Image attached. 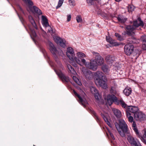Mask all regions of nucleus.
<instances>
[{
    "mask_svg": "<svg viewBox=\"0 0 146 146\" xmlns=\"http://www.w3.org/2000/svg\"><path fill=\"white\" fill-rule=\"evenodd\" d=\"M49 47V50L53 54L55 58L57 64L54 70L58 76L63 81H65L66 82H68L69 79L68 77L65 76L62 72L61 70L63 69V67L58 60L57 59V54L58 52L53 44L50 41L47 43Z\"/></svg>",
    "mask_w": 146,
    "mask_h": 146,
    "instance_id": "f257e3e1",
    "label": "nucleus"
},
{
    "mask_svg": "<svg viewBox=\"0 0 146 146\" xmlns=\"http://www.w3.org/2000/svg\"><path fill=\"white\" fill-rule=\"evenodd\" d=\"M94 76L95 83L97 86H100L104 89L107 88V80L106 81L102 80L104 74L102 72L97 71L94 74Z\"/></svg>",
    "mask_w": 146,
    "mask_h": 146,
    "instance_id": "f03ea898",
    "label": "nucleus"
},
{
    "mask_svg": "<svg viewBox=\"0 0 146 146\" xmlns=\"http://www.w3.org/2000/svg\"><path fill=\"white\" fill-rule=\"evenodd\" d=\"M144 25L140 17L137 18V19L133 21V25H128L126 27V33L130 35H132L135 28L139 27Z\"/></svg>",
    "mask_w": 146,
    "mask_h": 146,
    "instance_id": "7ed1b4c3",
    "label": "nucleus"
},
{
    "mask_svg": "<svg viewBox=\"0 0 146 146\" xmlns=\"http://www.w3.org/2000/svg\"><path fill=\"white\" fill-rule=\"evenodd\" d=\"M66 54L67 56L70 60L76 62L77 63L81 66L80 60L75 56V54L73 49L71 47H69L67 48Z\"/></svg>",
    "mask_w": 146,
    "mask_h": 146,
    "instance_id": "20e7f679",
    "label": "nucleus"
},
{
    "mask_svg": "<svg viewBox=\"0 0 146 146\" xmlns=\"http://www.w3.org/2000/svg\"><path fill=\"white\" fill-rule=\"evenodd\" d=\"M81 62L86 67L93 71H95L97 69L98 65L94 60H91L89 63L86 62L84 59H82Z\"/></svg>",
    "mask_w": 146,
    "mask_h": 146,
    "instance_id": "39448f33",
    "label": "nucleus"
},
{
    "mask_svg": "<svg viewBox=\"0 0 146 146\" xmlns=\"http://www.w3.org/2000/svg\"><path fill=\"white\" fill-rule=\"evenodd\" d=\"M92 53L95 58V61L97 65L99 66L102 65L104 62V60L103 58L99 53L93 52Z\"/></svg>",
    "mask_w": 146,
    "mask_h": 146,
    "instance_id": "423d86ee",
    "label": "nucleus"
},
{
    "mask_svg": "<svg viewBox=\"0 0 146 146\" xmlns=\"http://www.w3.org/2000/svg\"><path fill=\"white\" fill-rule=\"evenodd\" d=\"M115 126L117 129H123L124 131L127 130V125L124 121L122 119L119 120V124L117 122L115 123Z\"/></svg>",
    "mask_w": 146,
    "mask_h": 146,
    "instance_id": "0eeeda50",
    "label": "nucleus"
},
{
    "mask_svg": "<svg viewBox=\"0 0 146 146\" xmlns=\"http://www.w3.org/2000/svg\"><path fill=\"white\" fill-rule=\"evenodd\" d=\"M124 52L127 55L129 56L134 52V47L131 44H126L124 46Z\"/></svg>",
    "mask_w": 146,
    "mask_h": 146,
    "instance_id": "6e6552de",
    "label": "nucleus"
},
{
    "mask_svg": "<svg viewBox=\"0 0 146 146\" xmlns=\"http://www.w3.org/2000/svg\"><path fill=\"white\" fill-rule=\"evenodd\" d=\"M134 118L136 120L144 121L146 119V115L141 111H138L134 114Z\"/></svg>",
    "mask_w": 146,
    "mask_h": 146,
    "instance_id": "1a4fd4ad",
    "label": "nucleus"
},
{
    "mask_svg": "<svg viewBox=\"0 0 146 146\" xmlns=\"http://www.w3.org/2000/svg\"><path fill=\"white\" fill-rule=\"evenodd\" d=\"M127 139L132 146H141L140 143L136 139H135L130 135L127 136Z\"/></svg>",
    "mask_w": 146,
    "mask_h": 146,
    "instance_id": "9d476101",
    "label": "nucleus"
},
{
    "mask_svg": "<svg viewBox=\"0 0 146 146\" xmlns=\"http://www.w3.org/2000/svg\"><path fill=\"white\" fill-rule=\"evenodd\" d=\"M82 71L86 78L90 80L93 78V74L89 69L84 67H83L82 68Z\"/></svg>",
    "mask_w": 146,
    "mask_h": 146,
    "instance_id": "9b49d317",
    "label": "nucleus"
},
{
    "mask_svg": "<svg viewBox=\"0 0 146 146\" xmlns=\"http://www.w3.org/2000/svg\"><path fill=\"white\" fill-rule=\"evenodd\" d=\"M54 38L55 41L58 44L63 48L66 46V41L64 39L61 38L58 36H55Z\"/></svg>",
    "mask_w": 146,
    "mask_h": 146,
    "instance_id": "f8f14e48",
    "label": "nucleus"
},
{
    "mask_svg": "<svg viewBox=\"0 0 146 146\" xmlns=\"http://www.w3.org/2000/svg\"><path fill=\"white\" fill-rule=\"evenodd\" d=\"M107 102L108 104L111 105L113 102H117V97L113 95H108L107 96Z\"/></svg>",
    "mask_w": 146,
    "mask_h": 146,
    "instance_id": "ddd939ff",
    "label": "nucleus"
},
{
    "mask_svg": "<svg viewBox=\"0 0 146 146\" xmlns=\"http://www.w3.org/2000/svg\"><path fill=\"white\" fill-rule=\"evenodd\" d=\"M73 92L76 97H77L79 98L78 102L79 103L85 107L88 104L87 101L85 100H84L81 96L74 90H73Z\"/></svg>",
    "mask_w": 146,
    "mask_h": 146,
    "instance_id": "4468645a",
    "label": "nucleus"
},
{
    "mask_svg": "<svg viewBox=\"0 0 146 146\" xmlns=\"http://www.w3.org/2000/svg\"><path fill=\"white\" fill-rule=\"evenodd\" d=\"M91 92L94 94V97L97 100H99L100 98V96L99 95L98 90L96 88L93 86H91L90 87Z\"/></svg>",
    "mask_w": 146,
    "mask_h": 146,
    "instance_id": "2eb2a0df",
    "label": "nucleus"
},
{
    "mask_svg": "<svg viewBox=\"0 0 146 146\" xmlns=\"http://www.w3.org/2000/svg\"><path fill=\"white\" fill-rule=\"evenodd\" d=\"M29 9L30 11L34 13H36L38 15L42 14L41 11L36 7L34 6L33 7H29Z\"/></svg>",
    "mask_w": 146,
    "mask_h": 146,
    "instance_id": "dca6fc26",
    "label": "nucleus"
},
{
    "mask_svg": "<svg viewBox=\"0 0 146 146\" xmlns=\"http://www.w3.org/2000/svg\"><path fill=\"white\" fill-rule=\"evenodd\" d=\"M41 19L42 23L43 26L46 28H50L46 17L44 15H42L41 17Z\"/></svg>",
    "mask_w": 146,
    "mask_h": 146,
    "instance_id": "f3484780",
    "label": "nucleus"
},
{
    "mask_svg": "<svg viewBox=\"0 0 146 146\" xmlns=\"http://www.w3.org/2000/svg\"><path fill=\"white\" fill-rule=\"evenodd\" d=\"M139 109L137 107L132 106H129L127 108V110L126 112H130L134 113H137Z\"/></svg>",
    "mask_w": 146,
    "mask_h": 146,
    "instance_id": "a211bd4d",
    "label": "nucleus"
},
{
    "mask_svg": "<svg viewBox=\"0 0 146 146\" xmlns=\"http://www.w3.org/2000/svg\"><path fill=\"white\" fill-rule=\"evenodd\" d=\"M76 57L78 58V59H79L80 60L81 63L82 65H82L81 63V60L82 59H83V58L86 57V55L84 53L82 52H78L76 53Z\"/></svg>",
    "mask_w": 146,
    "mask_h": 146,
    "instance_id": "6ab92c4d",
    "label": "nucleus"
},
{
    "mask_svg": "<svg viewBox=\"0 0 146 146\" xmlns=\"http://www.w3.org/2000/svg\"><path fill=\"white\" fill-rule=\"evenodd\" d=\"M112 111L115 115L117 118H120L121 117V111L118 109L115 108H113Z\"/></svg>",
    "mask_w": 146,
    "mask_h": 146,
    "instance_id": "aec40b11",
    "label": "nucleus"
},
{
    "mask_svg": "<svg viewBox=\"0 0 146 146\" xmlns=\"http://www.w3.org/2000/svg\"><path fill=\"white\" fill-rule=\"evenodd\" d=\"M107 114H103L102 113H101V115L103 117L106 123L110 127H112V125L108 121V117L107 116Z\"/></svg>",
    "mask_w": 146,
    "mask_h": 146,
    "instance_id": "412c9836",
    "label": "nucleus"
},
{
    "mask_svg": "<svg viewBox=\"0 0 146 146\" xmlns=\"http://www.w3.org/2000/svg\"><path fill=\"white\" fill-rule=\"evenodd\" d=\"M117 85L116 84H115L113 86L111 87L110 90L111 93L114 94H116L117 93Z\"/></svg>",
    "mask_w": 146,
    "mask_h": 146,
    "instance_id": "4be33fe9",
    "label": "nucleus"
},
{
    "mask_svg": "<svg viewBox=\"0 0 146 146\" xmlns=\"http://www.w3.org/2000/svg\"><path fill=\"white\" fill-rule=\"evenodd\" d=\"M106 60L108 63H112V62L114 60L115 58L111 56L108 55L106 57Z\"/></svg>",
    "mask_w": 146,
    "mask_h": 146,
    "instance_id": "5701e85b",
    "label": "nucleus"
},
{
    "mask_svg": "<svg viewBox=\"0 0 146 146\" xmlns=\"http://www.w3.org/2000/svg\"><path fill=\"white\" fill-rule=\"evenodd\" d=\"M67 67L68 70L69 72H70L73 74L75 75L76 74V71L74 70V68L70 64H67Z\"/></svg>",
    "mask_w": 146,
    "mask_h": 146,
    "instance_id": "b1692460",
    "label": "nucleus"
},
{
    "mask_svg": "<svg viewBox=\"0 0 146 146\" xmlns=\"http://www.w3.org/2000/svg\"><path fill=\"white\" fill-rule=\"evenodd\" d=\"M131 90L130 88H126L123 90L124 94L126 96H129L131 93Z\"/></svg>",
    "mask_w": 146,
    "mask_h": 146,
    "instance_id": "393cba45",
    "label": "nucleus"
},
{
    "mask_svg": "<svg viewBox=\"0 0 146 146\" xmlns=\"http://www.w3.org/2000/svg\"><path fill=\"white\" fill-rule=\"evenodd\" d=\"M30 33L31 36L33 38L34 41H35V38H36V34L35 32V31L32 29H30Z\"/></svg>",
    "mask_w": 146,
    "mask_h": 146,
    "instance_id": "a878e982",
    "label": "nucleus"
},
{
    "mask_svg": "<svg viewBox=\"0 0 146 146\" xmlns=\"http://www.w3.org/2000/svg\"><path fill=\"white\" fill-rule=\"evenodd\" d=\"M29 18L30 21L33 25V27L35 28V29H37V27L36 24L35 23L33 17L31 16H29Z\"/></svg>",
    "mask_w": 146,
    "mask_h": 146,
    "instance_id": "bb28decb",
    "label": "nucleus"
},
{
    "mask_svg": "<svg viewBox=\"0 0 146 146\" xmlns=\"http://www.w3.org/2000/svg\"><path fill=\"white\" fill-rule=\"evenodd\" d=\"M117 19L119 22L121 23H124L126 21L127 19L126 18L121 16H118L117 17Z\"/></svg>",
    "mask_w": 146,
    "mask_h": 146,
    "instance_id": "cd10ccee",
    "label": "nucleus"
},
{
    "mask_svg": "<svg viewBox=\"0 0 146 146\" xmlns=\"http://www.w3.org/2000/svg\"><path fill=\"white\" fill-rule=\"evenodd\" d=\"M102 70L106 74H108L110 71V69L106 65H104L102 66Z\"/></svg>",
    "mask_w": 146,
    "mask_h": 146,
    "instance_id": "c85d7f7f",
    "label": "nucleus"
},
{
    "mask_svg": "<svg viewBox=\"0 0 146 146\" xmlns=\"http://www.w3.org/2000/svg\"><path fill=\"white\" fill-rule=\"evenodd\" d=\"M117 129L121 136L122 137L125 136V133H127V130H126L125 131L123 129Z\"/></svg>",
    "mask_w": 146,
    "mask_h": 146,
    "instance_id": "c756f323",
    "label": "nucleus"
},
{
    "mask_svg": "<svg viewBox=\"0 0 146 146\" xmlns=\"http://www.w3.org/2000/svg\"><path fill=\"white\" fill-rule=\"evenodd\" d=\"M126 114L129 121L130 122H133V117L131 115V113L128 112H126Z\"/></svg>",
    "mask_w": 146,
    "mask_h": 146,
    "instance_id": "7c9ffc66",
    "label": "nucleus"
},
{
    "mask_svg": "<svg viewBox=\"0 0 146 146\" xmlns=\"http://www.w3.org/2000/svg\"><path fill=\"white\" fill-rule=\"evenodd\" d=\"M91 113L93 114L94 116L95 117V119L98 122H99L100 121V119L99 118L98 116L96 113L93 110H91Z\"/></svg>",
    "mask_w": 146,
    "mask_h": 146,
    "instance_id": "2f4dec72",
    "label": "nucleus"
},
{
    "mask_svg": "<svg viewBox=\"0 0 146 146\" xmlns=\"http://www.w3.org/2000/svg\"><path fill=\"white\" fill-rule=\"evenodd\" d=\"M73 79L75 82L79 85H81L82 84V83L81 82L79 81L78 78L76 76H73Z\"/></svg>",
    "mask_w": 146,
    "mask_h": 146,
    "instance_id": "473e14b6",
    "label": "nucleus"
},
{
    "mask_svg": "<svg viewBox=\"0 0 146 146\" xmlns=\"http://www.w3.org/2000/svg\"><path fill=\"white\" fill-rule=\"evenodd\" d=\"M119 103L121 104V106L124 108H127V104L121 100H120L119 101Z\"/></svg>",
    "mask_w": 146,
    "mask_h": 146,
    "instance_id": "72a5a7b5",
    "label": "nucleus"
},
{
    "mask_svg": "<svg viewBox=\"0 0 146 146\" xmlns=\"http://www.w3.org/2000/svg\"><path fill=\"white\" fill-rule=\"evenodd\" d=\"M115 36L120 41H121L123 38L121 36L117 33H115Z\"/></svg>",
    "mask_w": 146,
    "mask_h": 146,
    "instance_id": "f704fd0d",
    "label": "nucleus"
},
{
    "mask_svg": "<svg viewBox=\"0 0 146 146\" xmlns=\"http://www.w3.org/2000/svg\"><path fill=\"white\" fill-rule=\"evenodd\" d=\"M64 0H59L57 6L56 7V9L60 7L62 5L63 2Z\"/></svg>",
    "mask_w": 146,
    "mask_h": 146,
    "instance_id": "c9c22d12",
    "label": "nucleus"
},
{
    "mask_svg": "<svg viewBox=\"0 0 146 146\" xmlns=\"http://www.w3.org/2000/svg\"><path fill=\"white\" fill-rule=\"evenodd\" d=\"M133 129L134 130V131L136 133V134L140 138L141 137V136H140L139 133V132L138 131V129H137V127H135V128H133Z\"/></svg>",
    "mask_w": 146,
    "mask_h": 146,
    "instance_id": "e433bc0d",
    "label": "nucleus"
},
{
    "mask_svg": "<svg viewBox=\"0 0 146 146\" xmlns=\"http://www.w3.org/2000/svg\"><path fill=\"white\" fill-rule=\"evenodd\" d=\"M76 20L78 23H81L82 22V19L80 15H78L76 18Z\"/></svg>",
    "mask_w": 146,
    "mask_h": 146,
    "instance_id": "4c0bfd02",
    "label": "nucleus"
},
{
    "mask_svg": "<svg viewBox=\"0 0 146 146\" xmlns=\"http://www.w3.org/2000/svg\"><path fill=\"white\" fill-rule=\"evenodd\" d=\"M26 3L28 4L29 5L32 6L33 5V3L32 1L30 0H23Z\"/></svg>",
    "mask_w": 146,
    "mask_h": 146,
    "instance_id": "58836bf2",
    "label": "nucleus"
},
{
    "mask_svg": "<svg viewBox=\"0 0 146 146\" xmlns=\"http://www.w3.org/2000/svg\"><path fill=\"white\" fill-rule=\"evenodd\" d=\"M106 41L111 43H112V40H113L112 38L109 36H106Z\"/></svg>",
    "mask_w": 146,
    "mask_h": 146,
    "instance_id": "ea45409f",
    "label": "nucleus"
},
{
    "mask_svg": "<svg viewBox=\"0 0 146 146\" xmlns=\"http://www.w3.org/2000/svg\"><path fill=\"white\" fill-rule=\"evenodd\" d=\"M134 9V7L133 5H129L128 7V11L129 12L133 11Z\"/></svg>",
    "mask_w": 146,
    "mask_h": 146,
    "instance_id": "a19ab883",
    "label": "nucleus"
},
{
    "mask_svg": "<svg viewBox=\"0 0 146 146\" xmlns=\"http://www.w3.org/2000/svg\"><path fill=\"white\" fill-rule=\"evenodd\" d=\"M68 1L70 6H74L75 5V3L74 0H68Z\"/></svg>",
    "mask_w": 146,
    "mask_h": 146,
    "instance_id": "79ce46f5",
    "label": "nucleus"
},
{
    "mask_svg": "<svg viewBox=\"0 0 146 146\" xmlns=\"http://www.w3.org/2000/svg\"><path fill=\"white\" fill-rule=\"evenodd\" d=\"M112 43L110 44H112L113 46H117L119 45L120 44L117 42H116L115 40H113L112 41Z\"/></svg>",
    "mask_w": 146,
    "mask_h": 146,
    "instance_id": "37998d69",
    "label": "nucleus"
},
{
    "mask_svg": "<svg viewBox=\"0 0 146 146\" xmlns=\"http://www.w3.org/2000/svg\"><path fill=\"white\" fill-rule=\"evenodd\" d=\"M141 40L143 42H146V35H144L141 36Z\"/></svg>",
    "mask_w": 146,
    "mask_h": 146,
    "instance_id": "c03bdc74",
    "label": "nucleus"
},
{
    "mask_svg": "<svg viewBox=\"0 0 146 146\" xmlns=\"http://www.w3.org/2000/svg\"><path fill=\"white\" fill-rule=\"evenodd\" d=\"M71 19V16L70 15H68L67 17V20L68 22H69Z\"/></svg>",
    "mask_w": 146,
    "mask_h": 146,
    "instance_id": "a18cd8bd",
    "label": "nucleus"
},
{
    "mask_svg": "<svg viewBox=\"0 0 146 146\" xmlns=\"http://www.w3.org/2000/svg\"><path fill=\"white\" fill-rule=\"evenodd\" d=\"M141 140L143 142L146 144V140L143 137H141L140 138Z\"/></svg>",
    "mask_w": 146,
    "mask_h": 146,
    "instance_id": "49530a36",
    "label": "nucleus"
},
{
    "mask_svg": "<svg viewBox=\"0 0 146 146\" xmlns=\"http://www.w3.org/2000/svg\"><path fill=\"white\" fill-rule=\"evenodd\" d=\"M132 127H133V128H135V127H136V124L134 121L133 122Z\"/></svg>",
    "mask_w": 146,
    "mask_h": 146,
    "instance_id": "de8ad7c7",
    "label": "nucleus"
},
{
    "mask_svg": "<svg viewBox=\"0 0 146 146\" xmlns=\"http://www.w3.org/2000/svg\"><path fill=\"white\" fill-rule=\"evenodd\" d=\"M110 135L111 137L112 138V139H114V137L113 136V134L112 133H110Z\"/></svg>",
    "mask_w": 146,
    "mask_h": 146,
    "instance_id": "09e8293b",
    "label": "nucleus"
},
{
    "mask_svg": "<svg viewBox=\"0 0 146 146\" xmlns=\"http://www.w3.org/2000/svg\"><path fill=\"white\" fill-rule=\"evenodd\" d=\"M143 136L144 137L146 138V129L144 130V133Z\"/></svg>",
    "mask_w": 146,
    "mask_h": 146,
    "instance_id": "8fccbe9b",
    "label": "nucleus"
},
{
    "mask_svg": "<svg viewBox=\"0 0 146 146\" xmlns=\"http://www.w3.org/2000/svg\"><path fill=\"white\" fill-rule=\"evenodd\" d=\"M71 64H72L73 66H74L75 67H77V65L76 64L74 63V64L73 63H72V62Z\"/></svg>",
    "mask_w": 146,
    "mask_h": 146,
    "instance_id": "3c124183",
    "label": "nucleus"
},
{
    "mask_svg": "<svg viewBox=\"0 0 146 146\" xmlns=\"http://www.w3.org/2000/svg\"><path fill=\"white\" fill-rule=\"evenodd\" d=\"M121 0H115V1H116L118 2L120 1Z\"/></svg>",
    "mask_w": 146,
    "mask_h": 146,
    "instance_id": "603ef678",
    "label": "nucleus"
},
{
    "mask_svg": "<svg viewBox=\"0 0 146 146\" xmlns=\"http://www.w3.org/2000/svg\"><path fill=\"white\" fill-rule=\"evenodd\" d=\"M143 48L144 49L146 50V46L145 48L144 47H143Z\"/></svg>",
    "mask_w": 146,
    "mask_h": 146,
    "instance_id": "864d4df0",
    "label": "nucleus"
},
{
    "mask_svg": "<svg viewBox=\"0 0 146 146\" xmlns=\"http://www.w3.org/2000/svg\"><path fill=\"white\" fill-rule=\"evenodd\" d=\"M137 56H136V57H135V59H136V58H137Z\"/></svg>",
    "mask_w": 146,
    "mask_h": 146,
    "instance_id": "5fc2aeb1",
    "label": "nucleus"
},
{
    "mask_svg": "<svg viewBox=\"0 0 146 146\" xmlns=\"http://www.w3.org/2000/svg\"><path fill=\"white\" fill-rule=\"evenodd\" d=\"M48 30L49 31H50V30L49 29H48Z\"/></svg>",
    "mask_w": 146,
    "mask_h": 146,
    "instance_id": "6e6d98bb",
    "label": "nucleus"
},
{
    "mask_svg": "<svg viewBox=\"0 0 146 146\" xmlns=\"http://www.w3.org/2000/svg\"><path fill=\"white\" fill-rule=\"evenodd\" d=\"M19 18H20V19H21L20 17H19Z\"/></svg>",
    "mask_w": 146,
    "mask_h": 146,
    "instance_id": "4d7b16f0",
    "label": "nucleus"
}]
</instances>
